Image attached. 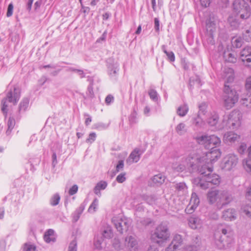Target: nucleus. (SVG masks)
<instances>
[{
    "label": "nucleus",
    "mask_w": 251,
    "mask_h": 251,
    "mask_svg": "<svg viewBox=\"0 0 251 251\" xmlns=\"http://www.w3.org/2000/svg\"><path fill=\"white\" fill-rule=\"evenodd\" d=\"M243 165L246 171L251 175V159H246L243 161Z\"/></svg>",
    "instance_id": "nucleus-38"
},
{
    "label": "nucleus",
    "mask_w": 251,
    "mask_h": 251,
    "mask_svg": "<svg viewBox=\"0 0 251 251\" xmlns=\"http://www.w3.org/2000/svg\"><path fill=\"white\" fill-rule=\"evenodd\" d=\"M240 139V136L233 132L229 131L226 132L224 136L223 140L226 143H233L236 141H238Z\"/></svg>",
    "instance_id": "nucleus-18"
},
{
    "label": "nucleus",
    "mask_w": 251,
    "mask_h": 251,
    "mask_svg": "<svg viewBox=\"0 0 251 251\" xmlns=\"http://www.w3.org/2000/svg\"><path fill=\"white\" fill-rule=\"evenodd\" d=\"M20 97V91L18 88L14 87L13 92L12 91H9L7 95L6 98L3 99L1 101V111L5 115V117L7 116L8 112V105L7 104V100L9 102H13L14 104H16Z\"/></svg>",
    "instance_id": "nucleus-6"
},
{
    "label": "nucleus",
    "mask_w": 251,
    "mask_h": 251,
    "mask_svg": "<svg viewBox=\"0 0 251 251\" xmlns=\"http://www.w3.org/2000/svg\"><path fill=\"white\" fill-rule=\"evenodd\" d=\"M248 6L249 4L244 0H235L233 3V8L236 13Z\"/></svg>",
    "instance_id": "nucleus-21"
},
{
    "label": "nucleus",
    "mask_w": 251,
    "mask_h": 251,
    "mask_svg": "<svg viewBox=\"0 0 251 251\" xmlns=\"http://www.w3.org/2000/svg\"><path fill=\"white\" fill-rule=\"evenodd\" d=\"M142 198L144 201H146L150 205L155 204L157 200L156 197L153 195H144L142 196Z\"/></svg>",
    "instance_id": "nucleus-29"
},
{
    "label": "nucleus",
    "mask_w": 251,
    "mask_h": 251,
    "mask_svg": "<svg viewBox=\"0 0 251 251\" xmlns=\"http://www.w3.org/2000/svg\"><path fill=\"white\" fill-rule=\"evenodd\" d=\"M243 212L248 216L251 217V206L246 205L242 207Z\"/></svg>",
    "instance_id": "nucleus-51"
},
{
    "label": "nucleus",
    "mask_w": 251,
    "mask_h": 251,
    "mask_svg": "<svg viewBox=\"0 0 251 251\" xmlns=\"http://www.w3.org/2000/svg\"><path fill=\"white\" fill-rule=\"evenodd\" d=\"M232 45L233 47L239 48L242 45V40L239 37H233L231 40Z\"/></svg>",
    "instance_id": "nucleus-42"
},
{
    "label": "nucleus",
    "mask_w": 251,
    "mask_h": 251,
    "mask_svg": "<svg viewBox=\"0 0 251 251\" xmlns=\"http://www.w3.org/2000/svg\"><path fill=\"white\" fill-rule=\"evenodd\" d=\"M237 211L233 208H227L222 212V218L226 221H232L236 219Z\"/></svg>",
    "instance_id": "nucleus-16"
},
{
    "label": "nucleus",
    "mask_w": 251,
    "mask_h": 251,
    "mask_svg": "<svg viewBox=\"0 0 251 251\" xmlns=\"http://www.w3.org/2000/svg\"><path fill=\"white\" fill-rule=\"evenodd\" d=\"M138 243L134 237L130 235L125 238L124 249L126 248L129 251H136Z\"/></svg>",
    "instance_id": "nucleus-15"
},
{
    "label": "nucleus",
    "mask_w": 251,
    "mask_h": 251,
    "mask_svg": "<svg viewBox=\"0 0 251 251\" xmlns=\"http://www.w3.org/2000/svg\"><path fill=\"white\" fill-rule=\"evenodd\" d=\"M245 88L247 91L251 95V76L246 79Z\"/></svg>",
    "instance_id": "nucleus-53"
},
{
    "label": "nucleus",
    "mask_w": 251,
    "mask_h": 251,
    "mask_svg": "<svg viewBox=\"0 0 251 251\" xmlns=\"http://www.w3.org/2000/svg\"><path fill=\"white\" fill-rule=\"evenodd\" d=\"M102 234L104 238L110 239L113 236L112 230L111 227H105L102 231Z\"/></svg>",
    "instance_id": "nucleus-33"
},
{
    "label": "nucleus",
    "mask_w": 251,
    "mask_h": 251,
    "mask_svg": "<svg viewBox=\"0 0 251 251\" xmlns=\"http://www.w3.org/2000/svg\"><path fill=\"white\" fill-rule=\"evenodd\" d=\"M182 242L181 236L180 235H176L175 236L172 243L173 245L175 247H178Z\"/></svg>",
    "instance_id": "nucleus-43"
},
{
    "label": "nucleus",
    "mask_w": 251,
    "mask_h": 251,
    "mask_svg": "<svg viewBox=\"0 0 251 251\" xmlns=\"http://www.w3.org/2000/svg\"><path fill=\"white\" fill-rule=\"evenodd\" d=\"M200 203V200L196 193L191 195L189 204L186 208L185 211L187 214H192Z\"/></svg>",
    "instance_id": "nucleus-14"
},
{
    "label": "nucleus",
    "mask_w": 251,
    "mask_h": 251,
    "mask_svg": "<svg viewBox=\"0 0 251 251\" xmlns=\"http://www.w3.org/2000/svg\"><path fill=\"white\" fill-rule=\"evenodd\" d=\"M180 162L185 166V170L187 169L189 172H193L196 168V163H201V156L196 153H191L188 156L183 157Z\"/></svg>",
    "instance_id": "nucleus-7"
},
{
    "label": "nucleus",
    "mask_w": 251,
    "mask_h": 251,
    "mask_svg": "<svg viewBox=\"0 0 251 251\" xmlns=\"http://www.w3.org/2000/svg\"><path fill=\"white\" fill-rule=\"evenodd\" d=\"M240 58L245 67L251 68V47L247 46L242 50Z\"/></svg>",
    "instance_id": "nucleus-11"
},
{
    "label": "nucleus",
    "mask_w": 251,
    "mask_h": 251,
    "mask_svg": "<svg viewBox=\"0 0 251 251\" xmlns=\"http://www.w3.org/2000/svg\"><path fill=\"white\" fill-rule=\"evenodd\" d=\"M24 250L25 251H36V248L33 245L25 244L24 245Z\"/></svg>",
    "instance_id": "nucleus-57"
},
{
    "label": "nucleus",
    "mask_w": 251,
    "mask_h": 251,
    "mask_svg": "<svg viewBox=\"0 0 251 251\" xmlns=\"http://www.w3.org/2000/svg\"><path fill=\"white\" fill-rule=\"evenodd\" d=\"M165 177L161 174L155 175L152 178V182L157 186L160 185L165 181Z\"/></svg>",
    "instance_id": "nucleus-28"
},
{
    "label": "nucleus",
    "mask_w": 251,
    "mask_h": 251,
    "mask_svg": "<svg viewBox=\"0 0 251 251\" xmlns=\"http://www.w3.org/2000/svg\"><path fill=\"white\" fill-rule=\"evenodd\" d=\"M29 103L28 100L27 99H24L20 103L19 106V110L25 111L27 107L28 106Z\"/></svg>",
    "instance_id": "nucleus-46"
},
{
    "label": "nucleus",
    "mask_w": 251,
    "mask_h": 251,
    "mask_svg": "<svg viewBox=\"0 0 251 251\" xmlns=\"http://www.w3.org/2000/svg\"><path fill=\"white\" fill-rule=\"evenodd\" d=\"M96 133L94 132L91 133L89 135V137L86 139V141L87 143H92L96 140Z\"/></svg>",
    "instance_id": "nucleus-59"
},
{
    "label": "nucleus",
    "mask_w": 251,
    "mask_h": 251,
    "mask_svg": "<svg viewBox=\"0 0 251 251\" xmlns=\"http://www.w3.org/2000/svg\"><path fill=\"white\" fill-rule=\"evenodd\" d=\"M218 120L219 116L217 114H214L208 119L207 123L211 126H215L218 123Z\"/></svg>",
    "instance_id": "nucleus-39"
},
{
    "label": "nucleus",
    "mask_w": 251,
    "mask_h": 251,
    "mask_svg": "<svg viewBox=\"0 0 251 251\" xmlns=\"http://www.w3.org/2000/svg\"><path fill=\"white\" fill-rule=\"evenodd\" d=\"M15 125V119L13 117H9L7 122V126L8 128L6 131V134L7 135H9L14 128Z\"/></svg>",
    "instance_id": "nucleus-36"
},
{
    "label": "nucleus",
    "mask_w": 251,
    "mask_h": 251,
    "mask_svg": "<svg viewBox=\"0 0 251 251\" xmlns=\"http://www.w3.org/2000/svg\"><path fill=\"white\" fill-rule=\"evenodd\" d=\"M112 222L117 230L121 233L126 231L130 225L129 221L127 219L117 217H114L112 219Z\"/></svg>",
    "instance_id": "nucleus-8"
},
{
    "label": "nucleus",
    "mask_w": 251,
    "mask_h": 251,
    "mask_svg": "<svg viewBox=\"0 0 251 251\" xmlns=\"http://www.w3.org/2000/svg\"><path fill=\"white\" fill-rule=\"evenodd\" d=\"M176 131L180 135H183L187 132L186 125L183 123H179L176 127Z\"/></svg>",
    "instance_id": "nucleus-34"
},
{
    "label": "nucleus",
    "mask_w": 251,
    "mask_h": 251,
    "mask_svg": "<svg viewBox=\"0 0 251 251\" xmlns=\"http://www.w3.org/2000/svg\"><path fill=\"white\" fill-rule=\"evenodd\" d=\"M238 162V158L234 154L227 155L223 160V169L226 171H230L235 167Z\"/></svg>",
    "instance_id": "nucleus-9"
},
{
    "label": "nucleus",
    "mask_w": 251,
    "mask_h": 251,
    "mask_svg": "<svg viewBox=\"0 0 251 251\" xmlns=\"http://www.w3.org/2000/svg\"><path fill=\"white\" fill-rule=\"evenodd\" d=\"M172 168L174 171L176 172H182L185 170V166L183 164H181L180 162L173 163Z\"/></svg>",
    "instance_id": "nucleus-37"
},
{
    "label": "nucleus",
    "mask_w": 251,
    "mask_h": 251,
    "mask_svg": "<svg viewBox=\"0 0 251 251\" xmlns=\"http://www.w3.org/2000/svg\"><path fill=\"white\" fill-rule=\"evenodd\" d=\"M224 104L226 109L233 107L239 100V94L232 86L226 84L224 89Z\"/></svg>",
    "instance_id": "nucleus-2"
},
{
    "label": "nucleus",
    "mask_w": 251,
    "mask_h": 251,
    "mask_svg": "<svg viewBox=\"0 0 251 251\" xmlns=\"http://www.w3.org/2000/svg\"><path fill=\"white\" fill-rule=\"evenodd\" d=\"M241 119L242 114L239 111H232L228 115L224 117L222 127H226L232 129H236L241 124Z\"/></svg>",
    "instance_id": "nucleus-3"
},
{
    "label": "nucleus",
    "mask_w": 251,
    "mask_h": 251,
    "mask_svg": "<svg viewBox=\"0 0 251 251\" xmlns=\"http://www.w3.org/2000/svg\"><path fill=\"white\" fill-rule=\"evenodd\" d=\"M224 74V77L226 79L225 85L226 84L228 85V83L233 81L234 79V71L232 69L230 68L226 69Z\"/></svg>",
    "instance_id": "nucleus-24"
},
{
    "label": "nucleus",
    "mask_w": 251,
    "mask_h": 251,
    "mask_svg": "<svg viewBox=\"0 0 251 251\" xmlns=\"http://www.w3.org/2000/svg\"><path fill=\"white\" fill-rule=\"evenodd\" d=\"M162 49L163 51L166 54L168 57V59L171 61L174 62L175 60V56L174 52L172 51H168L166 49V47L165 45H163L162 46Z\"/></svg>",
    "instance_id": "nucleus-41"
},
{
    "label": "nucleus",
    "mask_w": 251,
    "mask_h": 251,
    "mask_svg": "<svg viewBox=\"0 0 251 251\" xmlns=\"http://www.w3.org/2000/svg\"><path fill=\"white\" fill-rule=\"evenodd\" d=\"M126 173H121L119 174L116 177V180L119 183H123L126 180L125 176Z\"/></svg>",
    "instance_id": "nucleus-55"
},
{
    "label": "nucleus",
    "mask_w": 251,
    "mask_h": 251,
    "mask_svg": "<svg viewBox=\"0 0 251 251\" xmlns=\"http://www.w3.org/2000/svg\"><path fill=\"white\" fill-rule=\"evenodd\" d=\"M140 150L135 149L130 154L126 161L128 163L131 164L133 162H137L139 161L140 157Z\"/></svg>",
    "instance_id": "nucleus-25"
},
{
    "label": "nucleus",
    "mask_w": 251,
    "mask_h": 251,
    "mask_svg": "<svg viewBox=\"0 0 251 251\" xmlns=\"http://www.w3.org/2000/svg\"><path fill=\"white\" fill-rule=\"evenodd\" d=\"M98 204V200L97 199H95L94 201H93V202L92 203V204H91V205L90 206L89 209H88V211L89 212H91L92 209H93V211H95V209L96 208V207L97 206Z\"/></svg>",
    "instance_id": "nucleus-58"
},
{
    "label": "nucleus",
    "mask_w": 251,
    "mask_h": 251,
    "mask_svg": "<svg viewBox=\"0 0 251 251\" xmlns=\"http://www.w3.org/2000/svg\"><path fill=\"white\" fill-rule=\"evenodd\" d=\"M124 167V163L123 160H120L118 161V163L116 166V170L117 172H119L120 171L122 170Z\"/></svg>",
    "instance_id": "nucleus-60"
},
{
    "label": "nucleus",
    "mask_w": 251,
    "mask_h": 251,
    "mask_svg": "<svg viewBox=\"0 0 251 251\" xmlns=\"http://www.w3.org/2000/svg\"><path fill=\"white\" fill-rule=\"evenodd\" d=\"M78 190V186L77 185H74L69 190V194L70 195H74Z\"/></svg>",
    "instance_id": "nucleus-62"
},
{
    "label": "nucleus",
    "mask_w": 251,
    "mask_h": 251,
    "mask_svg": "<svg viewBox=\"0 0 251 251\" xmlns=\"http://www.w3.org/2000/svg\"><path fill=\"white\" fill-rule=\"evenodd\" d=\"M204 176L205 179L209 183L211 186L212 185H218L220 182V177L217 174H211V173H210V175H205Z\"/></svg>",
    "instance_id": "nucleus-20"
},
{
    "label": "nucleus",
    "mask_w": 251,
    "mask_h": 251,
    "mask_svg": "<svg viewBox=\"0 0 251 251\" xmlns=\"http://www.w3.org/2000/svg\"><path fill=\"white\" fill-rule=\"evenodd\" d=\"M211 150L210 151L206 152L205 156L201 157V159L207 163H213L220 157L221 152L219 149L212 148Z\"/></svg>",
    "instance_id": "nucleus-10"
},
{
    "label": "nucleus",
    "mask_w": 251,
    "mask_h": 251,
    "mask_svg": "<svg viewBox=\"0 0 251 251\" xmlns=\"http://www.w3.org/2000/svg\"><path fill=\"white\" fill-rule=\"evenodd\" d=\"M200 243L198 241L195 245H187L184 248V251H198L200 249Z\"/></svg>",
    "instance_id": "nucleus-32"
},
{
    "label": "nucleus",
    "mask_w": 251,
    "mask_h": 251,
    "mask_svg": "<svg viewBox=\"0 0 251 251\" xmlns=\"http://www.w3.org/2000/svg\"><path fill=\"white\" fill-rule=\"evenodd\" d=\"M170 232L168 225L165 223H161L156 226L154 232L151 234V241L159 245L169 239Z\"/></svg>",
    "instance_id": "nucleus-1"
},
{
    "label": "nucleus",
    "mask_w": 251,
    "mask_h": 251,
    "mask_svg": "<svg viewBox=\"0 0 251 251\" xmlns=\"http://www.w3.org/2000/svg\"><path fill=\"white\" fill-rule=\"evenodd\" d=\"M68 251H77V241L75 239L70 243Z\"/></svg>",
    "instance_id": "nucleus-49"
},
{
    "label": "nucleus",
    "mask_w": 251,
    "mask_h": 251,
    "mask_svg": "<svg viewBox=\"0 0 251 251\" xmlns=\"http://www.w3.org/2000/svg\"><path fill=\"white\" fill-rule=\"evenodd\" d=\"M149 95L150 97V98L153 100L156 101L157 100V93L155 90L153 89H151L149 91Z\"/></svg>",
    "instance_id": "nucleus-52"
},
{
    "label": "nucleus",
    "mask_w": 251,
    "mask_h": 251,
    "mask_svg": "<svg viewBox=\"0 0 251 251\" xmlns=\"http://www.w3.org/2000/svg\"><path fill=\"white\" fill-rule=\"evenodd\" d=\"M137 113L136 112L134 111L132 112L129 117V121L130 124H134L137 122Z\"/></svg>",
    "instance_id": "nucleus-47"
},
{
    "label": "nucleus",
    "mask_w": 251,
    "mask_h": 251,
    "mask_svg": "<svg viewBox=\"0 0 251 251\" xmlns=\"http://www.w3.org/2000/svg\"><path fill=\"white\" fill-rule=\"evenodd\" d=\"M201 163H196V168L194 169L193 172H197L200 173L202 175V176H204L205 175H210V173L213 171L212 168L208 166L207 164L209 163H206L202 159H201Z\"/></svg>",
    "instance_id": "nucleus-12"
},
{
    "label": "nucleus",
    "mask_w": 251,
    "mask_h": 251,
    "mask_svg": "<svg viewBox=\"0 0 251 251\" xmlns=\"http://www.w3.org/2000/svg\"><path fill=\"white\" fill-rule=\"evenodd\" d=\"M87 97L91 99H92L94 97V94L93 92L92 84H91L88 86L87 88Z\"/></svg>",
    "instance_id": "nucleus-54"
},
{
    "label": "nucleus",
    "mask_w": 251,
    "mask_h": 251,
    "mask_svg": "<svg viewBox=\"0 0 251 251\" xmlns=\"http://www.w3.org/2000/svg\"><path fill=\"white\" fill-rule=\"evenodd\" d=\"M86 205V203L85 201H84L81 204L79 208L76 210V213H78V214L81 215L84 209H85V206Z\"/></svg>",
    "instance_id": "nucleus-63"
},
{
    "label": "nucleus",
    "mask_w": 251,
    "mask_h": 251,
    "mask_svg": "<svg viewBox=\"0 0 251 251\" xmlns=\"http://www.w3.org/2000/svg\"><path fill=\"white\" fill-rule=\"evenodd\" d=\"M60 197L58 194H55L51 198L50 203L52 206L57 205L60 201Z\"/></svg>",
    "instance_id": "nucleus-44"
},
{
    "label": "nucleus",
    "mask_w": 251,
    "mask_h": 251,
    "mask_svg": "<svg viewBox=\"0 0 251 251\" xmlns=\"http://www.w3.org/2000/svg\"><path fill=\"white\" fill-rule=\"evenodd\" d=\"M198 143L203 145L205 149L216 148L221 144V139L215 135H203L196 138Z\"/></svg>",
    "instance_id": "nucleus-5"
},
{
    "label": "nucleus",
    "mask_w": 251,
    "mask_h": 251,
    "mask_svg": "<svg viewBox=\"0 0 251 251\" xmlns=\"http://www.w3.org/2000/svg\"><path fill=\"white\" fill-rule=\"evenodd\" d=\"M233 240L232 236L221 235L216 241V244L220 249H224L228 247Z\"/></svg>",
    "instance_id": "nucleus-13"
},
{
    "label": "nucleus",
    "mask_w": 251,
    "mask_h": 251,
    "mask_svg": "<svg viewBox=\"0 0 251 251\" xmlns=\"http://www.w3.org/2000/svg\"><path fill=\"white\" fill-rule=\"evenodd\" d=\"M13 5L12 3H10L8 6L7 11L6 13V16L8 17H9L12 16L13 14Z\"/></svg>",
    "instance_id": "nucleus-64"
},
{
    "label": "nucleus",
    "mask_w": 251,
    "mask_h": 251,
    "mask_svg": "<svg viewBox=\"0 0 251 251\" xmlns=\"http://www.w3.org/2000/svg\"><path fill=\"white\" fill-rule=\"evenodd\" d=\"M221 190H211L207 193V199L210 203L213 204L218 200L220 201V192Z\"/></svg>",
    "instance_id": "nucleus-19"
},
{
    "label": "nucleus",
    "mask_w": 251,
    "mask_h": 251,
    "mask_svg": "<svg viewBox=\"0 0 251 251\" xmlns=\"http://www.w3.org/2000/svg\"><path fill=\"white\" fill-rule=\"evenodd\" d=\"M247 149V145L245 143H242L238 149V151L239 153L243 154Z\"/></svg>",
    "instance_id": "nucleus-61"
},
{
    "label": "nucleus",
    "mask_w": 251,
    "mask_h": 251,
    "mask_svg": "<svg viewBox=\"0 0 251 251\" xmlns=\"http://www.w3.org/2000/svg\"><path fill=\"white\" fill-rule=\"evenodd\" d=\"M113 246L117 250H121L124 249V243H121L119 239L114 238L113 240Z\"/></svg>",
    "instance_id": "nucleus-40"
},
{
    "label": "nucleus",
    "mask_w": 251,
    "mask_h": 251,
    "mask_svg": "<svg viewBox=\"0 0 251 251\" xmlns=\"http://www.w3.org/2000/svg\"><path fill=\"white\" fill-rule=\"evenodd\" d=\"M197 185L203 190H205L211 186L209 183L205 179L204 176H201Z\"/></svg>",
    "instance_id": "nucleus-31"
},
{
    "label": "nucleus",
    "mask_w": 251,
    "mask_h": 251,
    "mask_svg": "<svg viewBox=\"0 0 251 251\" xmlns=\"http://www.w3.org/2000/svg\"><path fill=\"white\" fill-rule=\"evenodd\" d=\"M217 18L213 14H210L206 21L205 34L206 41L209 45H213L215 44L214 36L216 30Z\"/></svg>",
    "instance_id": "nucleus-4"
},
{
    "label": "nucleus",
    "mask_w": 251,
    "mask_h": 251,
    "mask_svg": "<svg viewBox=\"0 0 251 251\" xmlns=\"http://www.w3.org/2000/svg\"><path fill=\"white\" fill-rule=\"evenodd\" d=\"M103 240L101 238H97L94 242V246L97 249L100 250L102 248L101 244Z\"/></svg>",
    "instance_id": "nucleus-56"
},
{
    "label": "nucleus",
    "mask_w": 251,
    "mask_h": 251,
    "mask_svg": "<svg viewBox=\"0 0 251 251\" xmlns=\"http://www.w3.org/2000/svg\"><path fill=\"white\" fill-rule=\"evenodd\" d=\"M175 188L179 191L183 192L186 189L187 187L184 182H180L176 184Z\"/></svg>",
    "instance_id": "nucleus-50"
},
{
    "label": "nucleus",
    "mask_w": 251,
    "mask_h": 251,
    "mask_svg": "<svg viewBox=\"0 0 251 251\" xmlns=\"http://www.w3.org/2000/svg\"><path fill=\"white\" fill-rule=\"evenodd\" d=\"M219 194L220 202H222V206L229 204L233 199L232 194L228 191L221 190Z\"/></svg>",
    "instance_id": "nucleus-17"
},
{
    "label": "nucleus",
    "mask_w": 251,
    "mask_h": 251,
    "mask_svg": "<svg viewBox=\"0 0 251 251\" xmlns=\"http://www.w3.org/2000/svg\"><path fill=\"white\" fill-rule=\"evenodd\" d=\"M189 110V108L186 104H184L179 106L176 110V113L180 117L185 116Z\"/></svg>",
    "instance_id": "nucleus-30"
},
{
    "label": "nucleus",
    "mask_w": 251,
    "mask_h": 251,
    "mask_svg": "<svg viewBox=\"0 0 251 251\" xmlns=\"http://www.w3.org/2000/svg\"><path fill=\"white\" fill-rule=\"evenodd\" d=\"M107 183L106 181H100L98 182L94 188V191L96 195L100 194V190L106 188Z\"/></svg>",
    "instance_id": "nucleus-27"
},
{
    "label": "nucleus",
    "mask_w": 251,
    "mask_h": 251,
    "mask_svg": "<svg viewBox=\"0 0 251 251\" xmlns=\"http://www.w3.org/2000/svg\"><path fill=\"white\" fill-rule=\"evenodd\" d=\"M224 57L225 58V60L228 62L234 63L236 61V58L234 54L229 52V51L224 52Z\"/></svg>",
    "instance_id": "nucleus-35"
},
{
    "label": "nucleus",
    "mask_w": 251,
    "mask_h": 251,
    "mask_svg": "<svg viewBox=\"0 0 251 251\" xmlns=\"http://www.w3.org/2000/svg\"><path fill=\"white\" fill-rule=\"evenodd\" d=\"M237 16L243 20L248 19L251 15V10L250 6L244 8L236 13Z\"/></svg>",
    "instance_id": "nucleus-26"
},
{
    "label": "nucleus",
    "mask_w": 251,
    "mask_h": 251,
    "mask_svg": "<svg viewBox=\"0 0 251 251\" xmlns=\"http://www.w3.org/2000/svg\"><path fill=\"white\" fill-rule=\"evenodd\" d=\"M243 39L247 41H251V30L247 29L243 33Z\"/></svg>",
    "instance_id": "nucleus-45"
},
{
    "label": "nucleus",
    "mask_w": 251,
    "mask_h": 251,
    "mask_svg": "<svg viewBox=\"0 0 251 251\" xmlns=\"http://www.w3.org/2000/svg\"><path fill=\"white\" fill-rule=\"evenodd\" d=\"M242 104L247 107H251V97L249 96L248 98L242 99Z\"/></svg>",
    "instance_id": "nucleus-48"
},
{
    "label": "nucleus",
    "mask_w": 251,
    "mask_h": 251,
    "mask_svg": "<svg viewBox=\"0 0 251 251\" xmlns=\"http://www.w3.org/2000/svg\"><path fill=\"white\" fill-rule=\"evenodd\" d=\"M108 72L109 75L111 77L113 78H116L119 71V65L117 63L108 64Z\"/></svg>",
    "instance_id": "nucleus-22"
},
{
    "label": "nucleus",
    "mask_w": 251,
    "mask_h": 251,
    "mask_svg": "<svg viewBox=\"0 0 251 251\" xmlns=\"http://www.w3.org/2000/svg\"><path fill=\"white\" fill-rule=\"evenodd\" d=\"M188 223L191 228L195 229L201 227L202 221L198 217H191L188 219Z\"/></svg>",
    "instance_id": "nucleus-23"
}]
</instances>
